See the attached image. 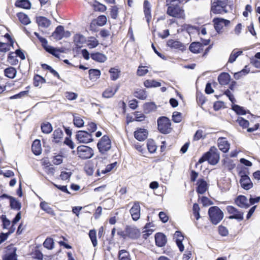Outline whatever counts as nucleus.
I'll use <instances>...</instances> for the list:
<instances>
[{
    "mask_svg": "<svg viewBox=\"0 0 260 260\" xmlns=\"http://www.w3.org/2000/svg\"><path fill=\"white\" fill-rule=\"evenodd\" d=\"M167 45L172 49L178 50L182 52H183L186 49L185 45L183 43L179 41L172 39L168 41Z\"/></svg>",
    "mask_w": 260,
    "mask_h": 260,
    "instance_id": "9b49d317",
    "label": "nucleus"
},
{
    "mask_svg": "<svg viewBox=\"0 0 260 260\" xmlns=\"http://www.w3.org/2000/svg\"><path fill=\"white\" fill-rule=\"evenodd\" d=\"M134 96L140 100H145L147 98L146 92L144 89H138L134 92Z\"/></svg>",
    "mask_w": 260,
    "mask_h": 260,
    "instance_id": "4c0bfd02",
    "label": "nucleus"
},
{
    "mask_svg": "<svg viewBox=\"0 0 260 260\" xmlns=\"http://www.w3.org/2000/svg\"><path fill=\"white\" fill-rule=\"evenodd\" d=\"M40 208L45 211L47 213L54 216L55 213L53 209L49 206L48 204L46 202H41L40 204Z\"/></svg>",
    "mask_w": 260,
    "mask_h": 260,
    "instance_id": "7c9ffc66",
    "label": "nucleus"
},
{
    "mask_svg": "<svg viewBox=\"0 0 260 260\" xmlns=\"http://www.w3.org/2000/svg\"><path fill=\"white\" fill-rule=\"evenodd\" d=\"M144 85L146 88L157 87L161 86V83L154 80H147Z\"/></svg>",
    "mask_w": 260,
    "mask_h": 260,
    "instance_id": "e433bc0d",
    "label": "nucleus"
},
{
    "mask_svg": "<svg viewBox=\"0 0 260 260\" xmlns=\"http://www.w3.org/2000/svg\"><path fill=\"white\" fill-rule=\"evenodd\" d=\"M99 45L98 41L94 38H91L90 40L88 41V43L87 45L89 48H93L96 47Z\"/></svg>",
    "mask_w": 260,
    "mask_h": 260,
    "instance_id": "4d7b16f0",
    "label": "nucleus"
},
{
    "mask_svg": "<svg viewBox=\"0 0 260 260\" xmlns=\"http://www.w3.org/2000/svg\"><path fill=\"white\" fill-rule=\"evenodd\" d=\"M54 244L53 239L50 237L47 238L43 243L44 247L49 250L52 249L54 248Z\"/></svg>",
    "mask_w": 260,
    "mask_h": 260,
    "instance_id": "79ce46f5",
    "label": "nucleus"
},
{
    "mask_svg": "<svg viewBox=\"0 0 260 260\" xmlns=\"http://www.w3.org/2000/svg\"><path fill=\"white\" fill-rule=\"evenodd\" d=\"M148 136V132L144 128H139L134 132L135 138L139 141H144Z\"/></svg>",
    "mask_w": 260,
    "mask_h": 260,
    "instance_id": "dca6fc26",
    "label": "nucleus"
},
{
    "mask_svg": "<svg viewBox=\"0 0 260 260\" xmlns=\"http://www.w3.org/2000/svg\"><path fill=\"white\" fill-rule=\"evenodd\" d=\"M241 179L240 183L241 186L245 190H248L253 187V183L250 178L245 173L240 172Z\"/></svg>",
    "mask_w": 260,
    "mask_h": 260,
    "instance_id": "9d476101",
    "label": "nucleus"
},
{
    "mask_svg": "<svg viewBox=\"0 0 260 260\" xmlns=\"http://www.w3.org/2000/svg\"><path fill=\"white\" fill-rule=\"evenodd\" d=\"M135 120L137 121H143L145 120V116L140 112H135Z\"/></svg>",
    "mask_w": 260,
    "mask_h": 260,
    "instance_id": "680f3d73",
    "label": "nucleus"
},
{
    "mask_svg": "<svg viewBox=\"0 0 260 260\" xmlns=\"http://www.w3.org/2000/svg\"><path fill=\"white\" fill-rule=\"evenodd\" d=\"M243 53V51L240 50H238V49H235L233 50L232 53H231L228 62L229 63H233L235 61H236L237 57L241 55Z\"/></svg>",
    "mask_w": 260,
    "mask_h": 260,
    "instance_id": "2f4dec72",
    "label": "nucleus"
},
{
    "mask_svg": "<svg viewBox=\"0 0 260 260\" xmlns=\"http://www.w3.org/2000/svg\"><path fill=\"white\" fill-rule=\"evenodd\" d=\"M129 212L134 220L137 221L140 218V206L138 202L134 203L133 207L130 209Z\"/></svg>",
    "mask_w": 260,
    "mask_h": 260,
    "instance_id": "4468645a",
    "label": "nucleus"
},
{
    "mask_svg": "<svg viewBox=\"0 0 260 260\" xmlns=\"http://www.w3.org/2000/svg\"><path fill=\"white\" fill-rule=\"evenodd\" d=\"M189 49L192 53H199L203 49V45L200 42H194L190 44Z\"/></svg>",
    "mask_w": 260,
    "mask_h": 260,
    "instance_id": "b1692460",
    "label": "nucleus"
},
{
    "mask_svg": "<svg viewBox=\"0 0 260 260\" xmlns=\"http://www.w3.org/2000/svg\"><path fill=\"white\" fill-rule=\"evenodd\" d=\"M46 83V80L39 75H36L34 77V85L35 87H38L41 84Z\"/></svg>",
    "mask_w": 260,
    "mask_h": 260,
    "instance_id": "ea45409f",
    "label": "nucleus"
},
{
    "mask_svg": "<svg viewBox=\"0 0 260 260\" xmlns=\"http://www.w3.org/2000/svg\"><path fill=\"white\" fill-rule=\"evenodd\" d=\"M63 27L61 25H59L56 27L54 31L52 33V36L54 39L56 40H60L63 38Z\"/></svg>",
    "mask_w": 260,
    "mask_h": 260,
    "instance_id": "aec40b11",
    "label": "nucleus"
},
{
    "mask_svg": "<svg viewBox=\"0 0 260 260\" xmlns=\"http://www.w3.org/2000/svg\"><path fill=\"white\" fill-rule=\"evenodd\" d=\"M208 215L211 223L214 225L217 224L223 219V212L217 206L211 207L208 210Z\"/></svg>",
    "mask_w": 260,
    "mask_h": 260,
    "instance_id": "f03ea898",
    "label": "nucleus"
},
{
    "mask_svg": "<svg viewBox=\"0 0 260 260\" xmlns=\"http://www.w3.org/2000/svg\"><path fill=\"white\" fill-rule=\"evenodd\" d=\"M76 139L80 143H88L93 141L92 134L84 131H79L76 135Z\"/></svg>",
    "mask_w": 260,
    "mask_h": 260,
    "instance_id": "6e6552de",
    "label": "nucleus"
},
{
    "mask_svg": "<svg viewBox=\"0 0 260 260\" xmlns=\"http://www.w3.org/2000/svg\"><path fill=\"white\" fill-rule=\"evenodd\" d=\"M215 3L218 4L219 6H221L222 8L226 9V7L229 3L228 0H216L214 1Z\"/></svg>",
    "mask_w": 260,
    "mask_h": 260,
    "instance_id": "0e129e2a",
    "label": "nucleus"
},
{
    "mask_svg": "<svg viewBox=\"0 0 260 260\" xmlns=\"http://www.w3.org/2000/svg\"><path fill=\"white\" fill-rule=\"evenodd\" d=\"M15 5L17 7L26 9H29L31 7V3L28 0H18L16 2Z\"/></svg>",
    "mask_w": 260,
    "mask_h": 260,
    "instance_id": "72a5a7b5",
    "label": "nucleus"
},
{
    "mask_svg": "<svg viewBox=\"0 0 260 260\" xmlns=\"http://www.w3.org/2000/svg\"><path fill=\"white\" fill-rule=\"evenodd\" d=\"M147 148L150 153H154L155 152L157 147L154 141L151 140H148L147 143Z\"/></svg>",
    "mask_w": 260,
    "mask_h": 260,
    "instance_id": "09e8293b",
    "label": "nucleus"
},
{
    "mask_svg": "<svg viewBox=\"0 0 260 260\" xmlns=\"http://www.w3.org/2000/svg\"><path fill=\"white\" fill-rule=\"evenodd\" d=\"M42 132L45 134H49L52 131L51 124L49 122L43 123L41 125Z\"/></svg>",
    "mask_w": 260,
    "mask_h": 260,
    "instance_id": "37998d69",
    "label": "nucleus"
},
{
    "mask_svg": "<svg viewBox=\"0 0 260 260\" xmlns=\"http://www.w3.org/2000/svg\"><path fill=\"white\" fill-rule=\"evenodd\" d=\"M201 202L203 204V206H207L209 205H211L213 204V203L212 201L210 200L207 197H202L201 199Z\"/></svg>",
    "mask_w": 260,
    "mask_h": 260,
    "instance_id": "e2e57ef3",
    "label": "nucleus"
},
{
    "mask_svg": "<svg viewBox=\"0 0 260 260\" xmlns=\"http://www.w3.org/2000/svg\"><path fill=\"white\" fill-rule=\"evenodd\" d=\"M232 109L238 115H245L246 113L243 107L238 105H234L232 106Z\"/></svg>",
    "mask_w": 260,
    "mask_h": 260,
    "instance_id": "49530a36",
    "label": "nucleus"
},
{
    "mask_svg": "<svg viewBox=\"0 0 260 260\" xmlns=\"http://www.w3.org/2000/svg\"><path fill=\"white\" fill-rule=\"evenodd\" d=\"M118 258L119 260H131L129 252L124 249L119 251Z\"/></svg>",
    "mask_w": 260,
    "mask_h": 260,
    "instance_id": "a19ab883",
    "label": "nucleus"
},
{
    "mask_svg": "<svg viewBox=\"0 0 260 260\" xmlns=\"http://www.w3.org/2000/svg\"><path fill=\"white\" fill-rule=\"evenodd\" d=\"M228 10L224 8H222L221 6H219L218 4L213 2L211 4L210 9V14H222L223 13H226Z\"/></svg>",
    "mask_w": 260,
    "mask_h": 260,
    "instance_id": "f3484780",
    "label": "nucleus"
},
{
    "mask_svg": "<svg viewBox=\"0 0 260 260\" xmlns=\"http://www.w3.org/2000/svg\"><path fill=\"white\" fill-rule=\"evenodd\" d=\"M219 234L222 236H226L229 234V231L226 228L225 226L220 225L218 227Z\"/></svg>",
    "mask_w": 260,
    "mask_h": 260,
    "instance_id": "bf43d9fd",
    "label": "nucleus"
},
{
    "mask_svg": "<svg viewBox=\"0 0 260 260\" xmlns=\"http://www.w3.org/2000/svg\"><path fill=\"white\" fill-rule=\"evenodd\" d=\"M4 74L8 78L13 79L16 77L17 71L14 67H10L5 69Z\"/></svg>",
    "mask_w": 260,
    "mask_h": 260,
    "instance_id": "473e14b6",
    "label": "nucleus"
},
{
    "mask_svg": "<svg viewBox=\"0 0 260 260\" xmlns=\"http://www.w3.org/2000/svg\"><path fill=\"white\" fill-rule=\"evenodd\" d=\"M36 21L39 26L44 28H47L51 24V21L48 19L43 16L37 17Z\"/></svg>",
    "mask_w": 260,
    "mask_h": 260,
    "instance_id": "4be33fe9",
    "label": "nucleus"
},
{
    "mask_svg": "<svg viewBox=\"0 0 260 260\" xmlns=\"http://www.w3.org/2000/svg\"><path fill=\"white\" fill-rule=\"evenodd\" d=\"M94 9L95 11H99L103 12L106 10V7L99 3H96V4H94Z\"/></svg>",
    "mask_w": 260,
    "mask_h": 260,
    "instance_id": "603ef678",
    "label": "nucleus"
},
{
    "mask_svg": "<svg viewBox=\"0 0 260 260\" xmlns=\"http://www.w3.org/2000/svg\"><path fill=\"white\" fill-rule=\"evenodd\" d=\"M19 20L24 25H28L30 23V20L28 16L23 13H18L17 14Z\"/></svg>",
    "mask_w": 260,
    "mask_h": 260,
    "instance_id": "f704fd0d",
    "label": "nucleus"
},
{
    "mask_svg": "<svg viewBox=\"0 0 260 260\" xmlns=\"http://www.w3.org/2000/svg\"><path fill=\"white\" fill-rule=\"evenodd\" d=\"M77 152L78 156L83 159L91 158L94 154L92 148L85 145L78 146Z\"/></svg>",
    "mask_w": 260,
    "mask_h": 260,
    "instance_id": "423d86ee",
    "label": "nucleus"
},
{
    "mask_svg": "<svg viewBox=\"0 0 260 260\" xmlns=\"http://www.w3.org/2000/svg\"><path fill=\"white\" fill-rule=\"evenodd\" d=\"M89 236L92 242V245L94 247H96L98 244L96 239V233L95 230H91L89 232Z\"/></svg>",
    "mask_w": 260,
    "mask_h": 260,
    "instance_id": "c03bdc74",
    "label": "nucleus"
},
{
    "mask_svg": "<svg viewBox=\"0 0 260 260\" xmlns=\"http://www.w3.org/2000/svg\"><path fill=\"white\" fill-rule=\"evenodd\" d=\"M144 12L147 22H149L151 18V5L147 0H145L144 2Z\"/></svg>",
    "mask_w": 260,
    "mask_h": 260,
    "instance_id": "393cba45",
    "label": "nucleus"
},
{
    "mask_svg": "<svg viewBox=\"0 0 260 260\" xmlns=\"http://www.w3.org/2000/svg\"><path fill=\"white\" fill-rule=\"evenodd\" d=\"M74 41L76 45V48H80L82 45L85 41V37L80 34H76L74 38Z\"/></svg>",
    "mask_w": 260,
    "mask_h": 260,
    "instance_id": "c85d7f7f",
    "label": "nucleus"
},
{
    "mask_svg": "<svg viewBox=\"0 0 260 260\" xmlns=\"http://www.w3.org/2000/svg\"><path fill=\"white\" fill-rule=\"evenodd\" d=\"M118 9L116 6L111 7L110 9V16L111 17L114 19L117 18L118 16Z\"/></svg>",
    "mask_w": 260,
    "mask_h": 260,
    "instance_id": "5fc2aeb1",
    "label": "nucleus"
},
{
    "mask_svg": "<svg viewBox=\"0 0 260 260\" xmlns=\"http://www.w3.org/2000/svg\"><path fill=\"white\" fill-rule=\"evenodd\" d=\"M14 232V230H12V231H9L7 233H1L0 235V243L4 242L6 240L9 236V235Z\"/></svg>",
    "mask_w": 260,
    "mask_h": 260,
    "instance_id": "338daca9",
    "label": "nucleus"
},
{
    "mask_svg": "<svg viewBox=\"0 0 260 260\" xmlns=\"http://www.w3.org/2000/svg\"><path fill=\"white\" fill-rule=\"evenodd\" d=\"M73 122L74 125L78 127H81L84 125V121L79 115L74 116Z\"/></svg>",
    "mask_w": 260,
    "mask_h": 260,
    "instance_id": "a18cd8bd",
    "label": "nucleus"
},
{
    "mask_svg": "<svg viewBox=\"0 0 260 260\" xmlns=\"http://www.w3.org/2000/svg\"><path fill=\"white\" fill-rule=\"evenodd\" d=\"M171 123L170 119L165 116L158 118L157 119V127L158 131L162 134H169L171 131Z\"/></svg>",
    "mask_w": 260,
    "mask_h": 260,
    "instance_id": "20e7f679",
    "label": "nucleus"
},
{
    "mask_svg": "<svg viewBox=\"0 0 260 260\" xmlns=\"http://www.w3.org/2000/svg\"><path fill=\"white\" fill-rule=\"evenodd\" d=\"M235 203L241 208L247 209L250 207L247 198L243 195L238 196L235 200Z\"/></svg>",
    "mask_w": 260,
    "mask_h": 260,
    "instance_id": "ddd939ff",
    "label": "nucleus"
},
{
    "mask_svg": "<svg viewBox=\"0 0 260 260\" xmlns=\"http://www.w3.org/2000/svg\"><path fill=\"white\" fill-rule=\"evenodd\" d=\"M196 191L199 194H204L208 189V184L204 179H198Z\"/></svg>",
    "mask_w": 260,
    "mask_h": 260,
    "instance_id": "2eb2a0df",
    "label": "nucleus"
},
{
    "mask_svg": "<svg viewBox=\"0 0 260 260\" xmlns=\"http://www.w3.org/2000/svg\"><path fill=\"white\" fill-rule=\"evenodd\" d=\"M156 245L160 247H163L167 243L166 236L162 233H158L155 235Z\"/></svg>",
    "mask_w": 260,
    "mask_h": 260,
    "instance_id": "a211bd4d",
    "label": "nucleus"
},
{
    "mask_svg": "<svg viewBox=\"0 0 260 260\" xmlns=\"http://www.w3.org/2000/svg\"><path fill=\"white\" fill-rule=\"evenodd\" d=\"M167 14L177 19H184L185 14L183 8L179 6L178 3L176 5L167 7Z\"/></svg>",
    "mask_w": 260,
    "mask_h": 260,
    "instance_id": "7ed1b4c3",
    "label": "nucleus"
},
{
    "mask_svg": "<svg viewBox=\"0 0 260 260\" xmlns=\"http://www.w3.org/2000/svg\"><path fill=\"white\" fill-rule=\"evenodd\" d=\"M16 251V248L13 247L10 252L3 256V260H17Z\"/></svg>",
    "mask_w": 260,
    "mask_h": 260,
    "instance_id": "cd10ccee",
    "label": "nucleus"
},
{
    "mask_svg": "<svg viewBox=\"0 0 260 260\" xmlns=\"http://www.w3.org/2000/svg\"><path fill=\"white\" fill-rule=\"evenodd\" d=\"M11 44L0 42V52H6L10 50Z\"/></svg>",
    "mask_w": 260,
    "mask_h": 260,
    "instance_id": "864d4df0",
    "label": "nucleus"
},
{
    "mask_svg": "<svg viewBox=\"0 0 260 260\" xmlns=\"http://www.w3.org/2000/svg\"><path fill=\"white\" fill-rule=\"evenodd\" d=\"M230 79V75L227 73H222L218 77V81L221 85L228 84Z\"/></svg>",
    "mask_w": 260,
    "mask_h": 260,
    "instance_id": "412c9836",
    "label": "nucleus"
},
{
    "mask_svg": "<svg viewBox=\"0 0 260 260\" xmlns=\"http://www.w3.org/2000/svg\"><path fill=\"white\" fill-rule=\"evenodd\" d=\"M227 212L230 214L229 218L230 219H236L240 222L243 220L244 212L239 210L236 208L232 206H228L226 208Z\"/></svg>",
    "mask_w": 260,
    "mask_h": 260,
    "instance_id": "39448f33",
    "label": "nucleus"
},
{
    "mask_svg": "<svg viewBox=\"0 0 260 260\" xmlns=\"http://www.w3.org/2000/svg\"><path fill=\"white\" fill-rule=\"evenodd\" d=\"M116 164H117V162H115L114 163H112V164L107 165L106 166L105 169L102 170L101 171L102 173L103 174H105L106 173H107L110 172L116 166Z\"/></svg>",
    "mask_w": 260,
    "mask_h": 260,
    "instance_id": "13d9d810",
    "label": "nucleus"
},
{
    "mask_svg": "<svg viewBox=\"0 0 260 260\" xmlns=\"http://www.w3.org/2000/svg\"><path fill=\"white\" fill-rule=\"evenodd\" d=\"M87 126V129L89 132L88 133L91 134L92 133L94 132L97 128L96 124L94 122H90L88 123Z\"/></svg>",
    "mask_w": 260,
    "mask_h": 260,
    "instance_id": "69168bd1",
    "label": "nucleus"
},
{
    "mask_svg": "<svg viewBox=\"0 0 260 260\" xmlns=\"http://www.w3.org/2000/svg\"><path fill=\"white\" fill-rule=\"evenodd\" d=\"M119 86H117L115 88L109 87L106 89L103 93V96L106 98H110L112 97L117 91Z\"/></svg>",
    "mask_w": 260,
    "mask_h": 260,
    "instance_id": "bb28decb",
    "label": "nucleus"
},
{
    "mask_svg": "<svg viewBox=\"0 0 260 260\" xmlns=\"http://www.w3.org/2000/svg\"><path fill=\"white\" fill-rule=\"evenodd\" d=\"M224 94L229 98V100L232 103H234L236 102L233 94L231 93L229 89H226L224 92Z\"/></svg>",
    "mask_w": 260,
    "mask_h": 260,
    "instance_id": "774afa93",
    "label": "nucleus"
},
{
    "mask_svg": "<svg viewBox=\"0 0 260 260\" xmlns=\"http://www.w3.org/2000/svg\"><path fill=\"white\" fill-rule=\"evenodd\" d=\"M31 150L36 155H39L41 153L42 148L41 141L39 140H35L32 144Z\"/></svg>",
    "mask_w": 260,
    "mask_h": 260,
    "instance_id": "5701e85b",
    "label": "nucleus"
},
{
    "mask_svg": "<svg viewBox=\"0 0 260 260\" xmlns=\"http://www.w3.org/2000/svg\"><path fill=\"white\" fill-rule=\"evenodd\" d=\"M193 213L197 220H198L200 218V208L198 204L194 203L192 207Z\"/></svg>",
    "mask_w": 260,
    "mask_h": 260,
    "instance_id": "3c124183",
    "label": "nucleus"
},
{
    "mask_svg": "<svg viewBox=\"0 0 260 260\" xmlns=\"http://www.w3.org/2000/svg\"><path fill=\"white\" fill-rule=\"evenodd\" d=\"M172 119L174 122H180L182 120L181 114L178 112H174L173 113Z\"/></svg>",
    "mask_w": 260,
    "mask_h": 260,
    "instance_id": "6e6d98bb",
    "label": "nucleus"
},
{
    "mask_svg": "<svg viewBox=\"0 0 260 260\" xmlns=\"http://www.w3.org/2000/svg\"><path fill=\"white\" fill-rule=\"evenodd\" d=\"M89 78L90 80L95 81L101 75V71L98 69H92L88 71Z\"/></svg>",
    "mask_w": 260,
    "mask_h": 260,
    "instance_id": "a878e982",
    "label": "nucleus"
},
{
    "mask_svg": "<svg viewBox=\"0 0 260 260\" xmlns=\"http://www.w3.org/2000/svg\"><path fill=\"white\" fill-rule=\"evenodd\" d=\"M91 58L93 60L100 62H104L107 59L106 55L100 52L91 53Z\"/></svg>",
    "mask_w": 260,
    "mask_h": 260,
    "instance_id": "c756f323",
    "label": "nucleus"
},
{
    "mask_svg": "<svg viewBox=\"0 0 260 260\" xmlns=\"http://www.w3.org/2000/svg\"><path fill=\"white\" fill-rule=\"evenodd\" d=\"M125 230L127 237L132 239H138L140 236V231L134 226L127 225Z\"/></svg>",
    "mask_w": 260,
    "mask_h": 260,
    "instance_id": "f8f14e48",
    "label": "nucleus"
},
{
    "mask_svg": "<svg viewBox=\"0 0 260 260\" xmlns=\"http://www.w3.org/2000/svg\"><path fill=\"white\" fill-rule=\"evenodd\" d=\"M62 136L63 132L60 128H58L54 131L53 138L55 143H58L59 140L62 138Z\"/></svg>",
    "mask_w": 260,
    "mask_h": 260,
    "instance_id": "58836bf2",
    "label": "nucleus"
},
{
    "mask_svg": "<svg viewBox=\"0 0 260 260\" xmlns=\"http://www.w3.org/2000/svg\"><path fill=\"white\" fill-rule=\"evenodd\" d=\"M97 147L102 153H104L110 150L111 147V142L109 137L107 135L103 136L98 142Z\"/></svg>",
    "mask_w": 260,
    "mask_h": 260,
    "instance_id": "0eeeda50",
    "label": "nucleus"
},
{
    "mask_svg": "<svg viewBox=\"0 0 260 260\" xmlns=\"http://www.w3.org/2000/svg\"><path fill=\"white\" fill-rule=\"evenodd\" d=\"M107 20V18L105 16H100L97 19V24L100 26L104 25L106 23Z\"/></svg>",
    "mask_w": 260,
    "mask_h": 260,
    "instance_id": "052dcab7",
    "label": "nucleus"
},
{
    "mask_svg": "<svg viewBox=\"0 0 260 260\" xmlns=\"http://www.w3.org/2000/svg\"><path fill=\"white\" fill-rule=\"evenodd\" d=\"M218 147L223 152H226L230 149V144L225 138H220L218 140Z\"/></svg>",
    "mask_w": 260,
    "mask_h": 260,
    "instance_id": "6ab92c4d",
    "label": "nucleus"
},
{
    "mask_svg": "<svg viewBox=\"0 0 260 260\" xmlns=\"http://www.w3.org/2000/svg\"><path fill=\"white\" fill-rule=\"evenodd\" d=\"M236 121L243 128L248 127L249 124V122L248 120L241 117H238Z\"/></svg>",
    "mask_w": 260,
    "mask_h": 260,
    "instance_id": "8fccbe9b",
    "label": "nucleus"
},
{
    "mask_svg": "<svg viewBox=\"0 0 260 260\" xmlns=\"http://www.w3.org/2000/svg\"><path fill=\"white\" fill-rule=\"evenodd\" d=\"M219 160V154L217 149L215 147H212L209 151L206 152L199 159L198 164H202L207 160L211 165H215L218 163Z\"/></svg>",
    "mask_w": 260,
    "mask_h": 260,
    "instance_id": "f257e3e1",
    "label": "nucleus"
},
{
    "mask_svg": "<svg viewBox=\"0 0 260 260\" xmlns=\"http://www.w3.org/2000/svg\"><path fill=\"white\" fill-rule=\"evenodd\" d=\"M213 22L214 28L218 34L222 32L223 25L226 26L230 23V21L228 20L217 17L213 19Z\"/></svg>",
    "mask_w": 260,
    "mask_h": 260,
    "instance_id": "1a4fd4ad",
    "label": "nucleus"
},
{
    "mask_svg": "<svg viewBox=\"0 0 260 260\" xmlns=\"http://www.w3.org/2000/svg\"><path fill=\"white\" fill-rule=\"evenodd\" d=\"M10 206L12 209L15 210H20L21 208V204L20 202L16 200L14 197L11 198L10 201Z\"/></svg>",
    "mask_w": 260,
    "mask_h": 260,
    "instance_id": "c9c22d12",
    "label": "nucleus"
},
{
    "mask_svg": "<svg viewBox=\"0 0 260 260\" xmlns=\"http://www.w3.org/2000/svg\"><path fill=\"white\" fill-rule=\"evenodd\" d=\"M109 73L111 74V79L112 80L115 81L119 77V73L118 69L115 68H111L109 70Z\"/></svg>",
    "mask_w": 260,
    "mask_h": 260,
    "instance_id": "de8ad7c7",
    "label": "nucleus"
}]
</instances>
